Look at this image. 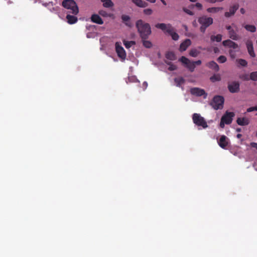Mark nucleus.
<instances>
[{
  "instance_id": "nucleus-1",
  "label": "nucleus",
  "mask_w": 257,
  "mask_h": 257,
  "mask_svg": "<svg viewBox=\"0 0 257 257\" xmlns=\"http://www.w3.org/2000/svg\"><path fill=\"white\" fill-rule=\"evenodd\" d=\"M136 27L142 39H147L151 34L150 25L148 23L144 22L142 20L137 21Z\"/></svg>"
},
{
  "instance_id": "nucleus-2",
  "label": "nucleus",
  "mask_w": 257,
  "mask_h": 257,
  "mask_svg": "<svg viewBox=\"0 0 257 257\" xmlns=\"http://www.w3.org/2000/svg\"><path fill=\"white\" fill-rule=\"evenodd\" d=\"M155 27L169 34L173 40L177 41L179 39V35L175 32L174 28L170 24L158 23L155 25Z\"/></svg>"
},
{
  "instance_id": "nucleus-3",
  "label": "nucleus",
  "mask_w": 257,
  "mask_h": 257,
  "mask_svg": "<svg viewBox=\"0 0 257 257\" xmlns=\"http://www.w3.org/2000/svg\"><path fill=\"white\" fill-rule=\"evenodd\" d=\"M198 22L201 25L200 31L204 33L206 28L213 24V20L212 18L203 16L198 18Z\"/></svg>"
},
{
  "instance_id": "nucleus-4",
  "label": "nucleus",
  "mask_w": 257,
  "mask_h": 257,
  "mask_svg": "<svg viewBox=\"0 0 257 257\" xmlns=\"http://www.w3.org/2000/svg\"><path fill=\"white\" fill-rule=\"evenodd\" d=\"M62 6L66 9L70 10L71 13L75 15L79 12L78 7L74 0H64Z\"/></svg>"
},
{
  "instance_id": "nucleus-5",
  "label": "nucleus",
  "mask_w": 257,
  "mask_h": 257,
  "mask_svg": "<svg viewBox=\"0 0 257 257\" xmlns=\"http://www.w3.org/2000/svg\"><path fill=\"white\" fill-rule=\"evenodd\" d=\"M224 99L220 95L215 96L210 103V105L215 109H221L223 107Z\"/></svg>"
},
{
  "instance_id": "nucleus-6",
  "label": "nucleus",
  "mask_w": 257,
  "mask_h": 257,
  "mask_svg": "<svg viewBox=\"0 0 257 257\" xmlns=\"http://www.w3.org/2000/svg\"><path fill=\"white\" fill-rule=\"evenodd\" d=\"M192 119L194 123L196 125L202 126L203 128L208 127L207 122L201 115L199 113H195L192 115Z\"/></svg>"
},
{
  "instance_id": "nucleus-7",
  "label": "nucleus",
  "mask_w": 257,
  "mask_h": 257,
  "mask_svg": "<svg viewBox=\"0 0 257 257\" xmlns=\"http://www.w3.org/2000/svg\"><path fill=\"white\" fill-rule=\"evenodd\" d=\"M240 84L238 81H234L228 84L227 88L230 92L235 93L239 92Z\"/></svg>"
},
{
  "instance_id": "nucleus-8",
  "label": "nucleus",
  "mask_w": 257,
  "mask_h": 257,
  "mask_svg": "<svg viewBox=\"0 0 257 257\" xmlns=\"http://www.w3.org/2000/svg\"><path fill=\"white\" fill-rule=\"evenodd\" d=\"M190 93L194 95L197 96H204V98H206L207 94L205 92V90L198 87H194L190 89Z\"/></svg>"
},
{
  "instance_id": "nucleus-9",
  "label": "nucleus",
  "mask_w": 257,
  "mask_h": 257,
  "mask_svg": "<svg viewBox=\"0 0 257 257\" xmlns=\"http://www.w3.org/2000/svg\"><path fill=\"white\" fill-rule=\"evenodd\" d=\"M115 50L118 56L122 60H124L126 58V53L125 50L122 46H121L118 42L115 43Z\"/></svg>"
},
{
  "instance_id": "nucleus-10",
  "label": "nucleus",
  "mask_w": 257,
  "mask_h": 257,
  "mask_svg": "<svg viewBox=\"0 0 257 257\" xmlns=\"http://www.w3.org/2000/svg\"><path fill=\"white\" fill-rule=\"evenodd\" d=\"M234 115L233 112L226 111L221 119H222V121L225 122V124H229L232 122V118L234 117Z\"/></svg>"
},
{
  "instance_id": "nucleus-11",
  "label": "nucleus",
  "mask_w": 257,
  "mask_h": 257,
  "mask_svg": "<svg viewBox=\"0 0 257 257\" xmlns=\"http://www.w3.org/2000/svg\"><path fill=\"white\" fill-rule=\"evenodd\" d=\"M228 139L224 135H222L220 137L219 141H218V145L222 149H226V147L228 145Z\"/></svg>"
},
{
  "instance_id": "nucleus-12",
  "label": "nucleus",
  "mask_w": 257,
  "mask_h": 257,
  "mask_svg": "<svg viewBox=\"0 0 257 257\" xmlns=\"http://www.w3.org/2000/svg\"><path fill=\"white\" fill-rule=\"evenodd\" d=\"M239 8V5L236 4L234 5L233 6H231L229 8V12H226L224 14V16L226 18H229L233 15H234L236 11Z\"/></svg>"
},
{
  "instance_id": "nucleus-13",
  "label": "nucleus",
  "mask_w": 257,
  "mask_h": 257,
  "mask_svg": "<svg viewBox=\"0 0 257 257\" xmlns=\"http://www.w3.org/2000/svg\"><path fill=\"white\" fill-rule=\"evenodd\" d=\"M222 44L225 47H228L233 49H236L238 47V46L236 43L229 39L223 41Z\"/></svg>"
},
{
  "instance_id": "nucleus-14",
  "label": "nucleus",
  "mask_w": 257,
  "mask_h": 257,
  "mask_svg": "<svg viewBox=\"0 0 257 257\" xmlns=\"http://www.w3.org/2000/svg\"><path fill=\"white\" fill-rule=\"evenodd\" d=\"M191 44V41L190 39H187L183 41L180 46L179 50L181 52L185 51L187 48Z\"/></svg>"
},
{
  "instance_id": "nucleus-15",
  "label": "nucleus",
  "mask_w": 257,
  "mask_h": 257,
  "mask_svg": "<svg viewBox=\"0 0 257 257\" xmlns=\"http://www.w3.org/2000/svg\"><path fill=\"white\" fill-rule=\"evenodd\" d=\"M206 66L215 72H218L219 70L218 65L214 61L209 62L206 64Z\"/></svg>"
},
{
  "instance_id": "nucleus-16",
  "label": "nucleus",
  "mask_w": 257,
  "mask_h": 257,
  "mask_svg": "<svg viewBox=\"0 0 257 257\" xmlns=\"http://www.w3.org/2000/svg\"><path fill=\"white\" fill-rule=\"evenodd\" d=\"M91 20L93 23L99 25H102L103 24L102 19L97 14H93L91 17Z\"/></svg>"
},
{
  "instance_id": "nucleus-17",
  "label": "nucleus",
  "mask_w": 257,
  "mask_h": 257,
  "mask_svg": "<svg viewBox=\"0 0 257 257\" xmlns=\"http://www.w3.org/2000/svg\"><path fill=\"white\" fill-rule=\"evenodd\" d=\"M236 122L239 125L244 126L248 125L249 120L246 117H238L236 120Z\"/></svg>"
},
{
  "instance_id": "nucleus-18",
  "label": "nucleus",
  "mask_w": 257,
  "mask_h": 257,
  "mask_svg": "<svg viewBox=\"0 0 257 257\" xmlns=\"http://www.w3.org/2000/svg\"><path fill=\"white\" fill-rule=\"evenodd\" d=\"M66 19L67 20V22L69 24H73L76 23L77 22V18L74 16H72L70 15H67L66 16Z\"/></svg>"
},
{
  "instance_id": "nucleus-19",
  "label": "nucleus",
  "mask_w": 257,
  "mask_h": 257,
  "mask_svg": "<svg viewBox=\"0 0 257 257\" xmlns=\"http://www.w3.org/2000/svg\"><path fill=\"white\" fill-rule=\"evenodd\" d=\"M242 27L245 28V29L250 32L254 33L256 31V28L255 26L252 25H245L242 24Z\"/></svg>"
},
{
  "instance_id": "nucleus-20",
  "label": "nucleus",
  "mask_w": 257,
  "mask_h": 257,
  "mask_svg": "<svg viewBox=\"0 0 257 257\" xmlns=\"http://www.w3.org/2000/svg\"><path fill=\"white\" fill-rule=\"evenodd\" d=\"M132 2L140 8H145L148 6V4L142 0H132Z\"/></svg>"
},
{
  "instance_id": "nucleus-21",
  "label": "nucleus",
  "mask_w": 257,
  "mask_h": 257,
  "mask_svg": "<svg viewBox=\"0 0 257 257\" xmlns=\"http://www.w3.org/2000/svg\"><path fill=\"white\" fill-rule=\"evenodd\" d=\"M121 20L126 26L131 27V23L130 22V17L128 16L122 15Z\"/></svg>"
},
{
  "instance_id": "nucleus-22",
  "label": "nucleus",
  "mask_w": 257,
  "mask_h": 257,
  "mask_svg": "<svg viewBox=\"0 0 257 257\" xmlns=\"http://www.w3.org/2000/svg\"><path fill=\"white\" fill-rule=\"evenodd\" d=\"M228 34L229 38L233 40H237L239 38V36L233 29L228 32Z\"/></svg>"
},
{
  "instance_id": "nucleus-23",
  "label": "nucleus",
  "mask_w": 257,
  "mask_h": 257,
  "mask_svg": "<svg viewBox=\"0 0 257 257\" xmlns=\"http://www.w3.org/2000/svg\"><path fill=\"white\" fill-rule=\"evenodd\" d=\"M174 81L176 83V86L178 87H180L185 83V79L182 77H177L174 79Z\"/></svg>"
},
{
  "instance_id": "nucleus-24",
  "label": "nucleus",
  "mask_w": 257,
  "mask_h": 257,
  "mask_svg": "<svg viewBox=\"0 0 257 257\" xmlns=\"http://www.w3.org/2000/svg\"><path fill=\"white\" fill-rule=\"evenodd\" d=\"M101 1L103 3V6L105 8H110L114 5L111 0H101Z\"/></svg>"
},
{
  "instance_id": "nucleus-25",
  "label": "nucleus",
  "mask_w": 257,
  "mask_h": 257,
  "mask_svg": "<svg viewBox=\"0 0 257 257\" xmlns=\"http://www.w3.org/2000/svg\"><path fill=\"white\" fill-rule=\"evenodd\" d=\"M222 10L223 8L222 7H212L208 8L207 11L208 13H215Z\"/></svg>"
},
{
  "instance_id": "nucleus-26",
  "label": "nucleus",
  "mask_w": 257,
  "mask_h": 257,
  "mask_svg": "<svg viewBox=\"0 0 257 257\" xmlns=\"http://www.w3.org/2000/svg\"><path fill=\"white\" fill-rule=\"evenodd\" d=\"M247 48L248 52L249 54L250 55V56L252 57H254L255 56V54L254 52L252 45V44H248L247 45Z\"/></svg>"
},
{
  "instance_id": "nucleus-27",
  "label": "nucleus",
  "mask_w": 257,
  "mask_h": 257,
  "mask_svg": "<svg viewBox=\"0 0 257 257\" xmlns=\"http://www.w3.org/2000/svg\"><path fill=\"white\" fill-rule=\"evenodd\" d=\"M99 14L103 17H113V14L111 13H108L104 10H100L99 11Z\"/></svg>"
},
{
  "instance_id": "nucleus-28",
  "label": "nucleus",
  "mask_w": 257,
  "mask_h": 257,
  "mask_svg": "<svg viewBox=\"0 0 257 257\" xmlns=\"http://www.w3.org/2000/svg\"><path fill=\"white\" fill-rule=\"evenodd\" d=\"M211 40L212 41H216L217 42H220L222 40V35L221 34H218L216 36H211Z\"/></svg>"
},
{
  "instance_id": "nucleus-29",
  "label": "nucleus",
  "mask_w": 257,
  "mask_h": 257,
  "mask_svg": "<svg viewBox=\"0 0 257 257\" xmlns=\"http://www.w3.org/2000/svg\"><path fill=\"white\" fill-rule=\"evenodd\" d=\"M210 80L212 82H215L216 81H219L221 80L220 76L219 74H214L210 78Z\"/></svg>"
},
{
  "instance_id": "nucleus-30",
  "label": "nucleus",
  "mask_w": 257,
  "mask_h": 257,
  "mask_svg": "<svg viewBox=\"0 0 257 257\" xmlns=\"http://www.w3.org/2000/svg\"><path fill=\"white\" fill-rule=\"evenodd\" d=\"M167 59L170 60H175L176 59V56L173 52H169L166 54Z\"/></svg>"
},
{
  "instance_id": "nucleus-31",
  "label": "nucleus",
  "mask_w": 257,
  "mask_h": 257,
  "mask_svg": "<svg viewBox=\"0 0 257 257\" xmlns=\"http://www.w3.org/2000/svg\"><path fill=\"white\" fill-rule=\"evenodd\" d=\"M186 67L191 72H193L195 68V65L193 62L190 61Z\"/></svg>"
},
{
  "instance_id": "nucleus-32",
  "label": "nucleus",
  "mask_w": 257,
  "mask_h": 257,
  "mask_svg": "<svg viewBox=\"0 0 257 257\" xmlns=\"http://www.w3.org/2000/svg\"><path fill=\"white\" fill-rule=\"evenodd\" d=\"M236 62L239 65L243 67H246L247 65V61L243 59H238L236 60Z\"/></svg>"
},
{
  "instance_id": "nucleus-33",
  "label": "nucleus",
  "mask_w": 257,
  "mask_h": 257,
  "mask_svg": "<svg viewBox=\"0 0 257 257\" xmlns=\"http://www.w3.org/2000/svg\"><path fill=\"white\" fill-rule=\"evenodd\" d=\"M199 54V52L196 49H192L189 52V55L193 57H196Z\"/></svg>"
},
{
  "instance_id": "nucleus-34",
  "label": "nucleus",
  "mask_w": 257,
  "mask_h": 257,
  "mask_svg": "<svg viewBox=\"0 0 257 257\" xmlns=\"http://www.w3.org/2000/svg\"><path fill=\"white\" fill-rule=\"evenodd\" d=\"M143 45L147 48H150L152 46V43L147 40V39H142Z\"/></svg>"
},
{
  "instance_id": "nucleus-35",
  "label": "nucleus",
  "mask_w": 257,
  "mask_h": 257,
  "mask_svg": "<svg viewBox=\"0 0 257 257\" xmlns=\"http://www.w3.org/2000/svg\"><path fill=\"white\" fill-rule=\"evenodd\" d=\"M249 78L252 81H257V71L251 72L249 74Z\"/></svg>"
},
{
  "instance_id": "nucleus-36",
  "label": "nucleus",
  "mask_w": 257,
  "mask_h": 257,
  "mask_svg": "<svg viewBox=\"0 0 257 257\" xmlns=\"http://www.w3.org/2000/svg\"><path fill=\"white\" fill-rule=\"evenodd\" d=\"M136 44L135 41H123V44L126 48H130L132 45Z\"/></svg>"
},
{
  "instance_id": "nucleus-37",
  "label": "nucleus",
  "mask_w": 257,
  "mask_h": 257,
  "mask_svg": "<svg viewBox=\"0 0 257 257\" xmlns=\"http://www.w3.org/2000/svg\"><path fill=\"white\" fill-rule=\"evenodd\" d=\"M179 61L181 62L183 64L185 65V66L188 64V63L190 61L189 59L185 57V56H182L180 59Z\"/></svg>"
},
{
  "instance_id": "nucleus-38",
  "label": "nucleus",
  "mask_w": 257,
  "mask_h": 257,
  "mask_svg": "<svg viewBox=\"0 0 257 257\" xmlns=\"http://www.w3.org/2000/svg\"><path fill=\"white\" fill-rule=\"evenodd\" d=\"M166 63L169 65L168 68V70L170 71H174L177 69V66L175 65H174L172 62H166Z\"/></svg>"
},
{
  "instance_id": "nucleus-39",
  "label": "nucleus",
  "mask_w": 257,
  "mask_h": 257,
  "mask_svg": "<svg viewBox=\"0 0 257 257\" xmlns=\"http://www.w3.org/2000/svg\"><path fill=\"white\" fill-rule=\"evenodd\" d=\"M239 78L243 81H248L250 79L249 76L248 74H244L240 75L239 76Z\"/></svg>"
},
{
  "instance_id": "nucleus-40",
  "label": "nucleus",
  "mask_w": 257,
  "mask_h": 257,
  "mask_svg": "<svg viewBox=\"0 0 257 257\" xmlns=\"http://www.w3.org/2000/svg\"><path fill=\"white\" fill-rule=\"evenodd\" d=\"M217 61L221 63H223L226 61V58L223 55L220 56L217 58Z\"/></svg>"
},
{
  "instance_id": "nucleus-41",
  "label": "nucleus",
  "mask_w": 257,
  "mask_h": 257,
  "mask_svg": "<svg viewBox=\"0 0 257 257\" xmlns=\"http://www.w3.org/2000/svg\"><path fill=\"white\" fill-rule=\"evenodd\" d=\"M229 53L230 56L231 57V58L234 59L235 58L236 54H235V51L232 50H230L229 51Z\"/></svg>"
},
{
  "instance_id": "nucleus-42",
  "label": "nucleus",
  "mask_w": 257,
  "mask_h": 257,
  "mask_svg": "<svg viewBox=\"0 0 257 257\" xmlns=\"http://www.w3.org/2000/svg\"><path fill=\"white\" fill-rule=\"evenodd\" d=\"M152 13L153 11L150 9H147L144 10V13L147 15H150Z\"/></svg>"
},
{
  "instance_id": "nucleus-43",
  "label": "nucleus",
  "mask_w": 257,
  "mask_h": 257,
  "mask_svg": "<svg viewBox=\"0 0 257 257\" xmlns=\"http://www.w3.org/2000/svg\"><path fill=\"white\" fill-rule=\"evenodd\" d=\"M247 112H250L253 111H257V106L249 107L246 110Z\"/></svg>"
},
{
  "instance_id": "nucleus-44",
  "label": "nucleus",
  "mask_w": 257,
  "mask_h": 257,
  "mask_svg": "<svg viewBox=\"0 0 257 257\" xmlns=\"http://www.w3.org/2000/svg\"><path fill=\"white\" fill-rule=\"evenodd\" d=\"M183 11L186 13H187V14H188L190 16H193L194 15V13L193 12H192L191 11H190L186 8H183Z\"/></svg>"
},
{
  "instance_id": "nucleus-45",
  "label": "nucleus",
  "mask_w": 257,
  "mask_h": 257,
  "mask_svg": "<svg viewBox=\"0 0 257 257\" xmlns=\"http://www.w3.org/2000/svg\"><path fill=\"white\" fill-rule=\"evenodd\" d=\"M128 81L129 82H134L136 79V78L134 76H131L128 77Z\"/></svg>"
},
{
  "instance_id": "nucleus-46",
  "label": "nucleus",
  "mask_w": 257,
  "mask_h": 257,
  "mask_svg": "<svg viewBox=\"0 0 257 257\" xmlns=\"http://www.w3.org/2000/svg\"><path fill=\"white\" fill-rule=\"evenodd\" d=\"M250 146L251 147L255 148L257 150V143H256L252 142L250 144Z\"/></svg>"
},
{
  "instance_id": "nucleus-47",
  "label": "nucleus",
  "mask_w": 257,
  "mask_h": 257,
  "mask_svg": "<svg viewBox=\"0 0 257 257\" xmlns=\"http://www.w3.org/2000/svg\"><path fill=\"white\" fill-rule=\"evenodd\" d=\"M195 7L198 8L199 10H201L202 8V5L200 3H197L195 4Z\"/></svg>"
},
{
  "instance_id": "nucleus-48",
  "label": "nucleus",
  "mask_w": 257,
  "mask_h": 257,
  "mask_svg": "<svg viewBox=\"0 0 257 257\" xmlns=\"http://www.w3.org/2000/svg\"><path fill=\"white\" fill-rule=\"evenodd\" d=\"M193 62L194 63L195 65H200L201 64V61L200 60L196 61H193Z\"/></svg>"
},
{
  "instance_id": "nucleus-49",
  "label": "nucleus",
  "mask_w": 257,
  "mask_h": 257,
  "mask_svg": "<svg viewBox=\"0 0 257 257\" xmlns=\"http://www.w3.org/2000/svg\"><path fill=\"white\" fill-rule=\"evenodd\" d=\"M224 124H225V122L222 121V119H221L220 122V126L221 128H223L224 127Z\"/></svg>"
},
{
  "instance_id": "nucleus-50",
  "label": "nucleus",
  "mask_w": 257,
  "mask_h": 257,
  "mask_svg": "<svg viewBox=\"0 0 257 257\" xmlns=\"http://www.w3.org/2000/svg\"><path fill=\"white\" fill-rule=\"evenodd\" d=\"M216 2H219L218 0H207V2L210 3H215Z\"/></svg>"
},
{
  "instance_id": "nucleus-51",
  "label": "nucleus",
  "mask_w": 257,
  "mask_h": 257,
  "mask_svg": "<svg viewBox=\"0 0 257 257\" xmlns=\"http://www.w3.org/2000/svg\"><path fill=\"white\" fill-rule=\"evenodd\" d=\"M226 29L228 31V32H230V31L233 30V29H232L230 26H226Z\"/></svg>"
},
{
  "instance_id": "nucleus-52",
  "label": "nucleus",
  "mask_w": 257,
  "mask_h": 257,
  "mask_svg": "<svg viewBox=\"0 0 257 257\" xmlns=\"http://www.w3.org/2000/svg\"><path fill=\"white\" fill-rule=\"evenodd\" d=\"M143 86L145 88V89H146V88L148 86V83L147 82L145 81L143 83Z\"/></svg>"
},
{
  "instance_id": "nucleus-53",
  "label": "nucleus",
  "mask_w": 257,
  "mask_h": 257,
  "mask_svg": "<svg viewBox=\"0 0 257 257\" xmlns=\"http://www.w3.org/2000/svg\"><path fill=\"white\" fill-rule=\"evenodd\" d=\"M240 12L242 14H244L245 11L243 8H241L240 10Z\"/></svg>"
},
{
  "instance_id": "nucleus-54",
  "label": "nucleus",
  "mask_w": 257,
  "mask_h": 257,
  "mask_svg": "<svg viewBox=\"0 0 257 257\" xmlns=\"http://www.w3.org/2000/svg\"><path fill=\"white\" fill-rule=\"evenodd\" d=\"M51 5L52 6H53V2H50V3H48V4H44V5H45V6H48V5Z\"/></svg>"
},
{
  "instance_id": "nucleus-55",
  "label": "nucleus",
  "mask_w": 257,
  "mask_h": 257,
  "mask_svg": "<svg viewBox=\"0 0 257 257\" xmlns=\"http://www.w3.org/2000/svg\"><path fill=\"white\" fill-rule=\"evenodd\" d=\"M242 137V135L240 134H238L237 135H236V137L238 138V139H240L241 138V137Z\"/></svg>"
},
{
  "instance_id": "nucleus-56",
  "label": "nucleus",
  "mask_w": 257,
  "mask_h": 257,
  "mask_svg": "<svg viewBox=\"0 0 257 257\" xmlns=\"http://www.w3.org/2000/svg\"><path fill=\"white\" fill-rule=\"evenodd\" d=\"M57 8H53L52 10H51V12L57 11Z\"/></svg>"
},
{
  "instance_id": "nucleus-57",
  "label": "nucleus",
  "mask_w": 257,
  "mask_h": 257,
  "mask_svg": "<svg viewBox=\"0 0 257 257\" xmlns=\"http://www.w3.org/2000/svg\"><path fill=\"white\" fill-rule=\"evenodd\" d=\"M218 51V49L217 47L214 48V51L215 53H216Z\"/></svg>"
},
{
  "instance_id": "nucleus-58",
  "label": "nucleus",
  "mask_w": 257,
  "mask_h": 257,
  "mask_svg": "<svg viewBox=\"0 0 257 257\" xmlns=\"http://www.w3.org/2000/svg\"><path fill=\"white\" fill-rule=\"evenodd\" d=\"M236 132H241V129L240 128H237L236 130Z\"/></svg>"
},
{
  "instance_id": "nucleus-59",
  "label": "nucleus",
  "mask_w": 257,
  "mask_h": 257,
  "mask_svg": "<svg viewBox=\"0 0 257 257\" xmlns=\"http://www.w3.org/2000/svg\"><path fill=\"white\" fill-rule=\"evenodd\" d=\"M161 2H162V3L164 5H167L166 2L164 0L161 1Z\"/></svg>"
},
{
  "instance_id": "nucleus-60",
  "label": "nucleus",
  "mask_w": 257,
  "mask_h": 257,
  "mask_svg": "<svg viewBox=\"0 0 257 257\" xmlns=\"http://www.w3.org/2000/svg\"><path fill=\"white\" fill-rule=\"evenodd\" d=\"M191 2H195L196 0H189Z\"/></svg>"
},
{
  "instance_id": "nucleus-61",
  "label": "nucleus",
  "mask_w": 257,
  "mask_h": 257,
  "mask_svg": "<svg viewBox=\"0 0 257 257\" xmlns=\"http://www.w3.org/2000/svg\"><path fill=\"white\" fill-rule=\"evenodd\" d=\"M218 1H219V2H222V1H223V0H218Z\"/></svg>"
},
{
  "instance_id": "nucleus-62",
  "label": "nucleus",
  "mask_w": 257,
  "mask_h": 257,
  "mask_svg": "<svg viewBox=\"0 0 257 257\" xmlns=\"http://www.w3.org/2000/svg\"><path fill=\"white\" fill-rule=\"evenodd\" d=\"M206 2H207V0H205Z\"/></svg>"
}]
</instances>
